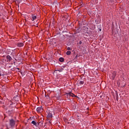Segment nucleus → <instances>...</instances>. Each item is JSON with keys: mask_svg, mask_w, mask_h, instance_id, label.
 Segmentation results:
<instances>
[{"mask_svg": "<svg viewBox=\"0 0 129 129\" xmlns=\"http://www.w3.org/2000/svg\"><path fill=\"white\" fill-rule=\"evenodd\" d=\"M93 4H94V5H97V4L98 3V0H92Z\"/></svg>", "mask_w": 129, "mask_h": 129, "instance_id": "7", "label": "nucleus"}, {"mask_svg": "<svg viewBox=\"0 0 129 129\" xmlns=\"http://www.w3.org/2000/svg\"><path fill=\"white\" fill-rule=\"evenodd\" d=\"M15 124L16 122L15 121V120H14V119H11L10 120V125H11V126H15Z\"/></svg>", "mask_w": 129, "mask_h": 129, "instance_id": "2", "label": "nucleus"}, {"mask_svg": "<svg viewBox=\"0 0 129 129\" xmlns=\"http://www.w3.org/2000/svg\"><path fill=\"white\" fill-rule=\"evenodd\" d=\"M59 62H64V58L63 57H60L59 58Z\"/></svg>", "mask_w": 129, "mask_h": 129, "instance_id": "10", "label": "nucleus"}, {"mask_svg": "<svg viewBox=\"0 0 129 129\" xmlns=\"http://www.w3.org/2000/svg\"><path fill=\"white\" fill-rule=\"evenodd\" d=\"M31 123H32V124H33V125L37 126V122L36 121H32Z\"/></svg>", "mask_w": 129, "mask_h": 129, "instance_id": "9", "label": "nucleus"}, {"mask_svg": "<svg viewBox=\"0 0 129 129\" xmlns=\"http://www.w3.org/2000/svg\"><path fill=\"white\" fill-rule=\"evenodd\" d=\"M48 115H47V117H53V114H52V113H51L50 112V111H47Z\"/></svg>", "mask_w": 129, "mask_h": 129, "instance_id": "5", "label": "nucleus"}, {"mask_svg": "<svg viewBox=\"0 0 129 129\" xmlns=\"http://www.w3.org/2000/svg\"><path fill=\"white\" fill-rule=\"evenodd\" d=\"M66 95H67V96H72V97L75 96V95L72 92L67 93L66 94Z\"/></svg>", "mask_w": 129, "mask_h": 129, "instance_id": "4", "label": "nucleus"}, {"mask_svg": "<svg viewBox=\"0 0 129 129\" xmlns=\"http://www.w3.org/2000/svg\"><path fill=\"white\" fill-rule=\"evenodd\" d=\"M63 70V68H61V69H59L58 70H57V71H58V72H62Z\"/></svg>", "mask_w": 129, "mask_h": 129, "instance_id": "14", "label": "nucleus"}, {"mask_svg": "<svg viewBox=\"0 0 129 129\" xmlns=\"http://www.w3.org/2000/svg\"><path fill=\"white\" fill-rule=\"evenodd\" d=\"M36 19H37V16H35V15H32V17H31V21H35V20H36Z\"/></svg>", "mask_w": 129, "mask_h": 129, "instance_id": "6", "label": "nucleus"}, {"mask_svg": "<svg viewBox=\"0 0 129 129\" xmlns=\"http://www.w3.org/2000/svg\"><path fill=\"white\" fill-rule=\"evenodd\" d=\"M67 50H68L69 51V50H72V48H71L68 47L67 48Z\"/></svg>", "mask_w": 129, "mask_h": 129, "instance_id": "15", "label": "nucleus"}, {"mask_svg": "<svg viewBox=\"0 0 129 129\" xmlns=\"http://www.w3.org/2000/svg\"><path fill=\"white\" fill-rule=\"evenodd\" d=\"M7 59L8 60H9V61H12V57H11V56H10V55L7 56Z\"/></svg>", "mask_w": 129, "mask_h": 129, "instance_id": "8", "label": "nucleus"}, {"mask_svg": "<svg viewBox=\"0 0 129 129\" xmlns=\"http://www.w3.org/2000/svg\"><path fill=\"white\" fill-rule=\"evenodd\" d=\"M79 84H80V85H83V84H84V81H80Z\"/></svg>", "mask_w": 129, "mask_h": 129, "instance_id": "12", "label": "nucleus"}, {"mask_svg": "<svg viewBox=\"0 0 129 129\" xmlns=\"http://www.w3.org/2000/svg\"><path fill=\"white\" fill-rule=\"evenodd\" d=\"M66 54H67V55H71V51H68L66 52Z\"/></svg>", "mask_w": 129, "mask_h": 129, "instance_id": "13", "label": "nucleus"}, {"mask_svg": "<svg viewBox=\"0 0 129 129\" xmlns=\"http://www.w3.org/2000/svg\"><path fill=\"white\" fill-rule=\"evenodd\" d=\"M43 107H42V106L41 107H38L36 109V111L38 113H41V112H43Z\"/></svg>", "mask_w": 129, "mask_h": 129, "instance_id": "1", "label": "nucleus"}, {"mask_svg": "<svg viewBox=\"0 0 129 129\" xmlns=\"http://www.w3.org/2000/svg\"><path fill=\"white\" fill-rule=\"evenodd\" d=\"M17 47H19L20 48L22 47H24V43L23 42H18L16 44Z\"/></svg>", "mask_w": 129, "mask_h": 129, "instance_id": "3", "label": "nucleus"}, {"mask_svg": "<svg viewBox=\"0 0 129 129\" xmlns=\"http://www.w3.org/2000/svg\"><path fill=\"white\" fill-rule=\"evenodd\" d=\"M79 44H80V45H81V44H82V41H80Z\"/></svg>", "mask_w": 129, "mask_h": 129, "instance_id": "16", "label": "nucleus"}, {"mask_svg": "<svg viewBox=\"0 0 129 129\" xmlns=\"http://www.w3.org/2000/svg\"><path fill=\"white\" fill-rule=\"evenodd\" d=\"M115 76H116V73L115 72H114L113 73V76H112V78H114V77H115Z\"/></svg>", "mask_w": 129, "mask_h": 129, "instance_id": "11", "label": "nucleus"}, {"mask_svg": "<svg viewBox=\"0 0 129 129\" xmlns=\"http://www.w3.org/2000/svg\"><path fill=\"white\" fill-rule=\"evenodd\" d=\"M100 31H101V29H100Z\"/></svg>", "mask_w": 129, "mask_h": 129, "instance_id": "17", "label": "nucleus"}]
</instances>
